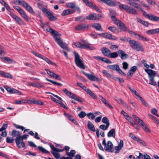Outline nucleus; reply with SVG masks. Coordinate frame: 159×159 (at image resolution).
Listing matches in <instances>:
<instances>
[{"label": "nucleus", "instance_id": "1", "mask_svg": "<svg viewBox=\"0 0 159 159\" xmlns=\"http://www.w3.org/2000/svg\"><path fill=\"white\" fill-rule=\"evenodd\" d=\"M46 30L51 34L54 40L61 47L65 50H69L65 44L63 43L61 38L57 37V36H61V34L50 27L48 29H46Z\"/></svg>", "mask_w": 159, "mask_h": 159}, {"label": "nucleus", "instance_id": "2", "mask_svg": "<svg viewBox=\"0 0 159 159\" xmlns=\"http://www.w3.org/2000/svg\"><path fill=\"white\" fill-rule=\"evenodd\" d=\"M144 66L147 68L145 70V71L148 74V77L151 81L149 84L153 86L156 85L157 83L154 80V78L157 75V72L155 71L148 69L150 67V66L146 63H144Z\"/></svg>", "mask_w": 159, "mask_h": 159}, {"label": "nucleus", "instance_id": "3", "mask_svg": "<svg viewBox=\"0 0 159 159\" xmlns=\"http://www.w3.org/2000/svg\"><path fill=\"white\" fill-rule=\"evenodd\" d=\"M129 46L132 49L137 51H143V49L141 45L138 41L134 40H130L129 43Z\"/></svg>", "mask_w": 159, "mask_h": 159}, {"label": "nucleus", "instance_id": "4", "mask_svg": "<svg viewBox=\"0 0 159 159\" xmlns=\"http://www.w3.org/2000/svg\"><path fill=\"white\" fill-rule=\"evenodd\" d=\"M132 117L139 125L145 131L149 133L151 132L150 130L148 128L147 126L142 120L135 115H133Z\"/></svg>", "mask_w": 159, "mask_h": 159}, {"label": "nucleus", "instance_id": "5", "mask_svg": "<svg viewBox=\"0 0 159 159\" xmlns=\"http://www.w3.org/2000/svg\"><path fill=\"white\" fill-rule=\"evenodd\" d=\"M11 135L13 137H16L15 139V142L17 146L19 148H20L21 147L20 145V134L19 131H16L15 129H13Z\"/></svg>", "mask_w": 159, "mask_h": 159}, {"label": "nucleus", "instance_id": "6", "mask_svg": "<svg viewBox=\"0 0 159 159\" xmlns=\"http://www.w3.org/2000/svg\"><path fill=\"white\" fill-rule=\"evenodd\" d=\"M75 56V62L76 65L79 68L83 69H85L82 61L80 58L79 55L75 52H74Z\"/></svg>", "mask_w": 159, "mask_h": 159}, {"label": "nucleus", "instance_id": "7", "mask_svg": "<svg viewBox=\"0 0 159 159\" xmlns=\"http://www.w3.org/2000/svg\"><path fill=\"white\" fill-rule=\"evenodd\" d=\"M19 5H21L33 15H34L35 13L33 11L31 7L28 3L23 0H17Z\"/></svg>", "mask_w": 159, "mask_h": 159}, {"label": "nucleus", "instance_id": "8", "mask_svg": "<svg viewBox=\"0 0 159 159\" xmlns=\"http://www.w3.org/2000/svg\"><path fill=\"white\" fill-rule=\"evenodd\" d=\"M107 67L109 69L116 71L117 72L123 75H126V74L122 71V70L120 69L118 65L115 64L110 65L107 66Z\"/></svg>", "mask_w": 159, "mask_h": 159}, {"label": "nucleus", "instance_id": "9", "mask_svg": "<svg viewBox=\"0 0 159 159\" xmlns=\"http://www.w3.org/2000/svg\"><path fill=\"white\" fill-rule=\"evenodd\" d=\"M127 31H128L129 33L130 34H133L135 35L136 38L138 39L147 41H149V39L145 37L143 35L139 34H138L135 32L132 31V30H130L128 29V30Z\"/></svg>", "mask_w": 159, "mask_h": 159}, {"label": "nucleus", "instance_id": "10", "mask_svg": "<svg viewBox=\"0 0 159 159\" xmlns=\"http://www.w3.org/2000/svg\"><path fill=\"white\" fill-rule=\"evenodd\" d=\"M101 15L98 14L94 13L90 14L87 16L86 19L89 20H97L101 18Z\"/></svg>", "mask_w": 159, "mask_h": 159}, {"label": "nucleus", "instance_id": "11", "mask_svg": "<svg viewBox=\"0 0 159 159\" xmlns=\"http://www.w3.org/2000/svg\"><path fill=\"white\" fill-rule=\"evenodd\" d=\"M10 15L14 19L15 21L19 25H24V23L23 20L14 14L13 13H11Z\"/></svg>", "mask_w": 159, "mask_h": 159}, {"label": "nucleus", "instance_id": "12", "mask_svg": "<svg viewBox=\"0 0 159 159\" xmlns=\"http://www.w3.org/2000/svg\"><path fill=\"white\" fill-rule=\"evenodd\" d=\"M111 20L115 24L119 27L120 23H122V22L116 18V12L115 11H111Z\"/></svg>", "mask_w": 159, "mask_h": 159}, {"label": "nucleus", "instance_id": "13", "mask_svg": "<svg viewBox=\"0 0 159 159\" xmlns=\"http://www.w3.org/2000/svg\"><path fill=\"white\" fill-rule=\"evenodd\" d=\"M81 72L86 76L89 80L91 81H95L97 82L100 81L99 79L98 78L91 74L87 73L84 71H82Z\"/></svg>", "mask_w": 159, "mask_h": 159}, {"label": "nucleus", "instance_id": "14", "mask_svg": "<svg viewBox=\"0 0 159 159\" xmlns=\"http://www.w3.org/2000/svg\"><path fill=\"white\" fill-rule=\"evenodd\" d=\"M76 153V151L74 150H71L70 152H66V154L68 157H63L60 159H72Z\"/></svg>", "mask_w": 159, "mask_h": 159}, {"label": "nucleus", "instance_id": "15", "mask_svg": "<svg viewBox=\"0 0 159 159\" xmlns=\"http://www.w3.org/2000/svg\"><path fill=\"white\" fill-rule=\"evenodd\" d=\"M117 52L120 58L123 60H125L129 57V55L125 52L121 50H119Z\"/></svg>", "mask_w": 159, "mask_h": 159}, {"label": "nucleus", "instance_id": "16", "mask_svg": "<svg viewBox=\"0 0 159 159\" xmlns=\"http://www.w3.org/2000/svg\"><path fill=\"white\" fill-rule=\"evenodd\" d=\"M146 18L152 21L155 22H159V17L152 14H148Z\"/></svg>", "mask_w": 159, "mask_h": 159}, {"label": "nucleus", "instance_id": "17", "mask_svg": "<svg viewBox=\"0 0 159 159\" xmlns=\"http://www.w3.org/2000/svg\"><path fill=\"white\" fill-rule=\"evenodd\" d=\"M107 145L108 148L106 146H105L104 147V150L108 152H113V150L112 149L113 148V146L112 142L110 141H108Z\"/></svg>", "mask_w": 159, "mask_h": 159}, {"label": "nucleus", "instance_id": "18", "mask_svg": "<svg viewBox=\"0 0 159 159\" xmlns=\"http://www.w3.org/2000/svg\"><path fill=\"white\" fill-rule=\"evenodd\" d=\"M89 26L88 25L84 24H81L78 25L75 27V29L77 30H83L86 29H88Z\"/></svg>", "mask_w": 159, "mask_h": 159}, {"label": "nucleus", "instance_id": "19", "mask_svg": "<svg viewBox=\"0 0 159 159\" xmlns=\"http://www.w3.org/2000/svg\"><path fill=\"white\" fill-rule=\"evenodd\" d=\"M102 53L105 56L108 57L111 52V51L106 47H103L101 49Z\"/></svg>", "mask_w": 159, "mask_h": 159}, {"label": "nucleus", "instance_id": "20", "mask_svg": "<svg viewBox=\"0 0 159 159\" xmlns=\"http://www.w3.org/2000/svg\"><path fill=\"white\" fill-rule=\"evenodd\" d=\"M87 125L88 129L90 131L93 132H95V129L94 126L93 124L90 121L88 120L87 121Z\"/></svg>", "mask_w": 159, "mask_h": 159}, {"label": "nucleus", "instance_id": "21", "mask_svg": "<svg viewBox=\"0 0 159 159\" xmlns=\"http://www.w3.org/2000/svg\"><path fill=\"white\" fill-rule=\"evenodd\" d=\"M0 75L3 77L11 79H12L13 78L12 76L10 74L5 72L2 70H0Z\"/></svg>", "mask_w": 159, "mask_h": 159}, {"label": "nucleus", "instance_id": "22", "mask_svg": "<svg viewBox=\"0 0 159 159\" xmlns=\"http://www.w3.org/2000/svg\"><path fill=\"white\" fill-rule=\"evenodd\" d=\"M136 20L144 26L147 27H148L149 25V23L148 22L143 20L139 18H136Z\"/></svg>", "mask_w": 159, "mask_h": 159}, {"label": "nucleus", "instance_id": "23", "mask_svg": "<svg viewBox=\"0 0 159 159\" xmlns=\"http://www.w3.org/2000/svg\"><path fill=\"white\" fill-rule=\"evenodd\" d=\"M75 11V10L71 9H67L64 10L61 13L62 16H66L69 14H71L74 13Z\"/></svg>", "mask_w": 159, "mask_h": 159}, {"label": "nucleus", "instance_id": "24", "mask_svg": "<svg viewBox=\"0 0 159 159\" xmlns=\"http://www.w3.org/2000/svg\"><path fill=\"white\" fill-rule=\"evenodd\" d=\"M92 27L98 31H102L101 25L98 23H95L92 25Z\"/></svg>", "mask_w": 159, "mask_h": 159}, {"label": "nucleus", "instance_id": "25", "mask_svg": "<svg viewBox=\"0 0 159 159\" xmlns=\"http://www.w3.org/2000/svg\"><path fill=\"white\" fill-rule=\"evenodd\" d=\"M107 136L108 137H113L115 138V129H112L110 130L108 133Z\"/></svg>", "mask_w": 159, "mask_h": 159}, {"label": "nucleus", "instance_id": "26", "mask_svg": "<svg viewBox=\"0 0 159 159\" xmlns=\"http://www.w3.org/2000/svg\"><path fill=\"white\" fill-rule=\"evenodd\" d=\"M0 58L3 61H7L9 63H12L13 62V61L9 57L0 56Z\"/></svg>", "mask_w": 159, "mask_h": 159}, {"label": "nucleus", "instance_id": "27", "mask_svg": "<svg viewBox=\"0 0 159 159\" xmlns=\"http://www.w3.org/2000/svg\"><path fill=\"white\" fill-rule=\"evenodd\" d=\"M14 125L16 129H20L22 130H24V133H25L26 131L30 130L29 129H25V128L22 126L17 125L15 124H14Z\"/></svg>", "mask_w": 159, "mask_h": 159}, {"label": "nucleus", "instance_id": "28", "mask_svg": "<svg viewBox=\"0 0 159 159\" xmlns=\"http://www.w3.org/2000/svg\"><path fill=\"white\" fill-rule=\"evenodd\" d=\"M102 2H105L110 6H112L115 5V4L111 0H100Z\"/></svg>", "mask_w": 159, "mask_h": 159}, {"label": "nucleus", "instance_id": "29", "mask_svg": "<svg viewBox=\"0 0 159 159\" xmlns=\"http://www.w3.org/2000/svg\"><path fill=\"white\" fill-rule=\"evenodd\" d=\"M41 59H43L48 64H50L52 66H56V64L55 63H54L51 61L50 60L47 58L46 57L43 56L41 58Z\"/></svg>", "mask_w": 159, "mask_h": 159}, {"label": "nucleus", "instance_id": "30", "mask_svg": "<svg viewBox=\"0 0 159 159\" xmlns=\"http://www.w3.org/2000/svg\"><path fill=\"white\" fill-rule=\"evenodd\" d=\"M108 29L109 30L115 34H117L119 32V30L118 29L115 27L110 26L108 27Z\"/></svg>", "mask_w": 159, "mask_h": 159}, {"label": "nucleus", "instance_id": "31", "mask_svg": "<svg viewBox=\"0 0 159 159\" xmlns=\"http://www.w3.org/2000/svg\"><path fill=\"white\" fill-rule=\"evenodd\" d=\"M159 29L157 28L152 29L151 30H148L146 31V33L147 34H153L158 33Z\"/></svg>", "mask_w": 159, "mask_h": 159}, {"label": "nucleus", "instance_id": "32", "mask_svg": "<svg viewBox=\"0 0 159 159\" xmlns=\"http://www.w3.org/2000/svg\"><path fill=\"white\" fill-rule=\"evenodd\" d=\"M127 12L133 15H136L138 14L137 11L131 7H129V9Z\"/></svg>", "mask_w": 159, "mask_h": 159}, {"label": "nucleus", "instance_id": "33", "mask_svg": "<svg viewBox=\"0 0 159 159\" xmlns=\"http://www.w3.org/2000/svg\"><path fill=\"white\" fill-rule=\"evenodd\" d=\"M119 27L123 31H127L128 30L127 26L123 22L120 23Z\"/></svg>", "mask_w": 159, "mask_h": 159}, {"label": "nucleus", "instance_id": "34", "mask_svg": "<svg viewBox=\"0 0 159 159\" xmlns=\"http://www.w3.org/2000/svg\"><path fill=\"white\" fill-rule=\"evenodd\" d=\"M115 100L118 103L121 104L123 105V106L125 105L126 106V103L122 99H120L117 97H116L115 98Z\"/></svg>", "mask_w": 159, "mask_h": 159}, {"label": "nucleus", "instance_id": "35", "mask_svg": "<svg viewBox=\"0 0 159 159\" xmlns=\"http://www.w3.org/2000/svg\"><path fill=\"white\" fill-rule=\"evenodd\" d=\"M102 72L103 74L106 76L112 79H114V77L113 76V75L110 74L108 71L105 70H103Z\"/></svg>", "mask_w": 159, "mask_h": 159}, {"label": "nucleus", "instance_id": "36", "mask_svg": "<svg viewBox=\"0 0 159 159\" xmlns=\"http://www.w3.org/2000/svg\"><path fill=\"white\" fill-rule=\"evenodd\" d=\"M63 92L66 94L67 95L70 97V98H72L74 94L70 92L69 91L66 89H63Z\"/></svg>", "mask_w": 159, "mask_h": 159}, {"label": "nucleus", "instance_id": "37", "mask_svg": "<svg viewBox=\"0 0 159 159\" xmlns=\"http://www.w3.org/2000/svg\"><path fill=\"white\" fill-rule=\"evenodd\" d=\"M87 93L93 99H97V97L96 95L90 89H88L87 90Z\"/></svg>", "mask_w": 159, "mask_h": 159}, {"label": "nucleus", "instance_id": "38", "mask_svg": "<svg viewBox=\"0 0 159 159\" xmlns=\"http://www.w3.org/2000/svg\"><path fill=\"white\" fill-rule=\"evenodd\" d=\"M38 148L40 151L42 152L43 153L48 154L49 153V152L48 151H47L41 146H38Z\"/></svg>", "mask_w": 159, "mask_h": 159}, {"label": "nucleus", "instance_id": "39", "mask_svg": "<svg viewBox=\"0 0 159 159\" xmlns=\"http://www.w3.org/2000/svg\"><path fill=\"white\" fill-rule=\"evenodd\" d=\"M118 56V53L116 52H115L110 53L108 57L114 58L117 57Z\"/></svg>", "mask_w": 159, "mask_h": 159}, {"label": "nucleus", "instance_id": "40", "mask_svg": "<svg viewBox=\"0 0 159 159\" xmlns=\"http://www.w3.org/2000/svg\"><path fill=\"white\" fill-rule=\"evenodd\" d=\"M47 93L48 94H51L54 97L57 98H58V99H59V100H57V102L56 103H58L60 104H61V102H62L61 101H62V100L61 98V97H59L57 95H55V94H54L53 93H51V92H47Z\"/></svg>", "mask_w": 159, "mask_h": 159}, {"label": "nucleus", "instance_id": "41", "mask_svg": "<svg viewBox=\"0 0 159 159\" xmlns=\"http://www.w3.org/2000/svg\"><path fill=\"white\" fill-rule=\"evenodd\" d=\"M85 4L90 8H92L94 5L89 0H82Z\"/></svg>", "mask_w": 159, "mask_h": 159}, {"label": "nucleus", "instance_id": "42", "mask_svg": "<svg viewBox=\"0 0 159 159\" xmlns=\"http://www.w3.org/2000/svg\"><path fill=\"white\" fill-rule=\"evenodd\" d=\"M66 6L72 9L74 8L75 7L76 4L74 2H69L66 4Z\"/></svg>", "mask_w": 159, "mask_h": 159}, {"label": "nucleus", "instance_id": "43", "mask_svg": "<svg viewBox=\"0 0 159 159\" xmlns=\"http://www.w3.org/2000/svg\"><path fill=\"white\" fill-rule=\"evenodd\" d=\"M120 8L121 9H123L125 10L126 12L128 11L129 7L125 4H120L119 5Z\"/></svg>", "mask_w": 159, "mask_h": 159}, {"label": "nucleus", "instance_id": "44", "mask_svg": "<svg viewBox=\"0 0 159 159\" xmlns=\"http://www.w3.org/2000/svg\"><path fill=\"white\" fill-rule=\"evenodd\" d=\"M51 152L56 159H59L60 157V154L58 152L55 151H51Z\"/></svg>", "mask_w": 159, "mask_h": 159}, {"label": "nucleus", "instance_id": "45", "mask_svg": "<svg viewBox=\"0 0 159 159\" xmlns=\"http://www.w3.org/2000/svg\"><path fill=\"white\" fill-rule=\"evenodd\" d=\"M102 122L106 124V125H110V122L108 118L106 117H103L102 120Z\"/></svg>", "mask_w": 159, "mask_h": 159}, {"label": "nucleus", "instance_id": "46", "mask_svg": "<svg viewBox=\"0 0 159 159\" xmlns=\"http://www.w3.org/2000/svg\"><path fill=\"white\" fill-rule=\"evenodd\" d=\"M42 10L43 13L47 16H48L49 14H51V12L49 11L48 10L45 8H43L42 9Z\"/></svg>", "mask_w": 159, "mask_h": 159}, {"label": "nucleus", "instance_id": "47", "mask_svg": "<svg viewBox=\"0 0 159 159\" xmlns=\"http://www.w3.org/2000/svg\"><path fill=\"white\" fill-rule=\"evenodd\" d=\"M101 61L107 63L111 64L112 63V62L110 61V60L108 58L105 57H102Z\"/></svg>", "mask_w": 159, "mask_h": 159}, {"label": "nucleus", "instance_id": "48", "mask_svg": "<svg viewBox=\"0 0 159 159\" xmlns=\"http://www.w3.org/2000/svg\"><path fill=\"white\" fill-rule=\"evenodd\" d=\"M46 80L49 82H50L51 83H52V84H56V85H60L61 86L62 85V84L61 83H57L56 81H53L52 80H49L47 78H46Z\"/></svg>", "mask_w": 159, "mask_h": 159}, {"label": "nucleus", "instance_id": "49", "mask_svg": "<svg viewBox=\"0 0 159 159\" xmlns=\"http://www.w3.org/2000/svg\"><path fill=\"white\" fill-rule=\"evenodd\" d=\"M45 70L46 71L47 74L49 75L50 76H51L52 77H53L54 76V75L55 74V73L54 72H52L51 71H50L49 70L47 69H45Z\"/></svg>", "mask_w": 159, "mask_h": 159}, {"label": "nucleus", "instance_id": "50", "mask_svg": "<svg viewBox=\"0 0 159 159\" xmlns=\"http://www.w3.org/2000/svg\"><path fill=\"white\" fill-rule=\"evenodd\" d=\"M120 39L122 41L125 42H128L129 43V41L131 40V39L130 38L128 37H123L121 38Z\"/></svg>", "mask_w": 159, "mask_h": 159}, {"label": "nucleus", "instance_id": "51", "mask_svg": "<svg viewBox=\"0 0 159 159\" xmlns=\"http://www.w3.org/2000/svg\"><path fill=\"white\" fill-rule=\"evenodd\" d=\"M47 16L51 20L55 21L57 20V18L54 16L51 13L50 14H49Z\"/></svg>", "mask_w": 159, "mask_h": 159}, {"label": "nucleus", "instance_id": "52", "mask_svg": "<svg viewBox=\"0 0 159 159\" xmlns=\"http://www.w3.org/2000/svg\"><path fill=\"white\" fill-rule=\"evenodd\" d=\"M102 102L107 106L108 107L110 108H113V107L110 104L109 102H107L106 99L104 100V101Z\"/></svg>", "mask_w": 159, "mask_h": 159}, {"label": "nucleus", "instance_id": "53", "mask_svg": "<svg viewBox=\"0 0 159 159\" xmlns=\"http://www.w3.org/2000/svg\"><path fill=\"white\" fill-rule=\"evenodd\" d=\"M127 120L128 121L133 125V126H134L135 125V122L133 120V119L129 117V116H127Z\"/></svg>", "mask_w": 159, "mask_h": 159}, {"label": "nucleus", "instance_id": "54", "mask_svg": "<svg viewBox=\"0 0 159 159\" xmlns=\"http://www.w3.org/2000/svg\"><path fill=\"white\" fill-rule=\"evenodd\" d=\"M109 126L108 125H100L99 127L100 129L102 130H106L108 129Z\"/></svg>", "mask_w": 159, "mask_h": 159}, {"label": "nucleus", "instance_id": "55", "mask_svg": "<svg viewBox=\"0 0 159 159\" xmlns=\"http://www.w3.org/2000/svg\"><path fill=\"white\" fill-rule=\"evenodd\" d=\"M86 115L85 112L84 111H81L78 114L79 116L81 118H83Z\"/></svg>", "mask_w": 159, "mask_h": 159}, {"label": "nucleus", "instance_id": "56", "mask_svg": "<svg viewBox=\"0 0 159 159\" xmlns=\"http://www.w3.org/2000/svg\"><path fill=\"white\" fill-rule=\"evenodd\" d=\"M83 16H79V17H76L75 18V21H80V22H82L83 21L85 20V18H84V19H82Z\"/></svg>", "mask_w": 159, "mask_h": 159}, {"label": "nucleus", "instance_id": "57", "mask_svg": "<svg viewBox=\"0 0 159 159\" xmlns=\"http://www.w3.org/2000/svg\"><path fill=\"white\" fill-rule=\"evenodd\" d=\"M71 98L73 99L76 101H77L78 102L80 103L82 102V101L80 99V98H81L80 97L78 98L77 97L75 94Z\"/></svg>", "mask_w": 159, "mask_h": 159}, {"label": "nucleus", "instance_id": "58", "mask_svg": "<svg viewBox=\"0 0 159 159\" xmlns=\"http://www.w3.org/2000/svg\"><path fill=\"white\" fill-rule=\"evenodd\" d=\"M6 141L8 143H14V139L13 138L7 137Z\"/></svg>", "mask_w": 159, "mask_h": 159}, {"label": "nucleus", "instance_id": "59", "mask_svg": "<svg viewBox=\"0 0 159 159\" xmlns=\"http://www.w3.org/2000/svg\"><path fill=\"white\" fill-rule=\"evenodd\" d=\"M15 103L17 104H20L22 103H25L26 100H16L15 102Z\"/></svg>", "mask_w": 159, "mask_h": 159}, {"label": "nucleus", "instance_id": "60", "mask_svg": "<svg viewBox=\"0 0 159 159\" xmlns=\"http://www.w3.org/2000/svg\"><path fill=\"white\" fill-rule=\"evenodd\" d=\"M92 8L95 10L99 12H102L101 10L99 9V8L97 7L96 5L94 4Z\"/></svg>", "mask_w": 159, "mask_h": 159}, {"label": "nucleus", "instance_id": "61", "mask_svg": "<svg viewBox=\"0 0 159 159\" xmlns=\"http://www.w3.org/2000/svg\"><path fill=\"white\" fill-rule=\"evenodd\" d=\"M31 52H32V53L34 54V55H35V56L40 58H41L43 56V55L41 54H40L38 53H37L36 52H35L34 51H31Z\"/></svg>", "mask_w": 159, "mask_h": 159}, {"label": "nucleus", "instance_id": "62", "mask_svg": "<svg viewBox=\"0 0 159 159\" xmlns=\"http://www.w3.org/2000/svg\"><path fill=\"white\" fill-rule=\"evenodd\" d=\"M8 124H3L2 127L0 129V132L3 131L6 129L7 127Z\"/></svg>", "mask_w": 159, "mask_h": 159}, {"label": "nucleus", "instance_id": "63", "mask_svg": "<svg viewBox=\"0 0 159 159\" xmlns=\"http://www.w3.org/2000/svg\"><path fill=\"white\" fill-rule=\"evenodd\" d=\"M4 6L5 7L6 9L9 11L11 12V9L10 8V6L9 5L6 3V2H4L3 4Z\"/></svg>", "mask_w": 159, "mask_h": 159}, {"label": "nucleus", "instance_id": "64", "mask_svg": "<svg viewBox=\"0 0 159 159\" xmlns=\"http://www.w3.org/2000/svg\"><path fill=\"white\" fill-rule=\"evenodd\" d=\"M33 102L34 104H37L41 105H43L44 104L43 103L40 101L34 100Z\"/></svg>", "mask_w": 159, "mask_h": 159}]
</instances>
